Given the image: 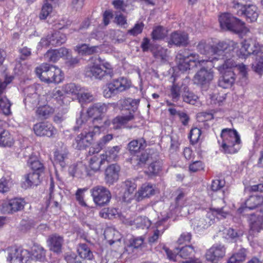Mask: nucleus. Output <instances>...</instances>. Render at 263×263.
<instances>
[{
	"label": "nucleus",
	"mask_w": 263,
	"mask_h": 263,
	"mask_svg": "<svg viewBox=\"0 0 263 263\" xmlns=\"http://www.w3.org/2000/svg\"><path fill=\"white\" fill-rule=\"evenodd\" d=\"M215 58L208 60H199V55L197 53L191 52L187 49L180 51L176 55V61L178 67L180 71L183 72L190 69L191 67L197 66V62L203 67L195 74L193 81L195 84L204 86L209 84L214 78V71L211 67H214L208 65L206 62H201L202 61H212ZM216 68V67H215Z\"/></svg>",
	"instance_id": "f257e3e1"
},
{
	"label": "nucleus",
	"mask_w": 263,
	"mask_h": 263,
	"mask_svg": "<svg viewBox=\"0 0 263 263\" xmlns=\"http://www.w3.org/2000/svg\"><path fill=\"white\" fill-rule=\"evenodd\" d=\"M201 62L202 63L206 62L210 66L216 67L221 74L218 85L224 89L230 88L234 84L236 79V75L234 71L235 68H237L243 78H246L248 74L246 66L243 64L237 65L232 59L224 60L223 58L217 59L215 58L212 61H202Z\"/></svg>",
	"instance_id": "f03ea898"
},
{
	"label": "nucleus",
	"mask_w": 263,
	"mask_h": 263,
	"mask_svg": "<svg viewBox=\"0 0 263 263\" xmlns=\"http://www.w3.org/2000/svg\"><path fill=\"white\" fill-rule=\"evenodd\" d=\"M241 45L238 53L239 57L246 59L251 54L255 55L252 69L256 73L261 75L263 73V46L252 39L245 40Z\"/></svg>",
	"instance_id": "7ed1b4c3"
},
{
	"label": "nucleus",
	"mask_w": 263,
	"mask_h": 263,
	"mask_svg": "<svg viewBox=\"0 0 263 263\" xmlns=\"http://www.w3.org/2000/svg\"><path fill=\"white\" fill-rule=\"evenodd\" d=\"M221 137L222 139L221 147L224 153L232 154L238 152L241 140L236 130L230 128L223 129L221 133Z\"/></svg>",
	"instance_id": "20e7f679"
},
{
	"label": "nucleus",
	"mask_w": 263,
	"mask_h": 263,
	"mask_svg": "<svg viewBox=\"0 0 263 263\" xmlns=\"http://www.w3.org/2000/svg\"><path fill=\"white\" fill-rule=\"evenodd\" d=\"M35 72L42 81L47 83H59L64 78L60 68L47 63H43L36 68Z\"/></svg>",
	"instance_id": "39448f33"
},
{
	"label": "nucleus",
	"mask_w": 263,
	"mask_h": 263,
	"mask_svg": "<svg viewBox=\"0 0 263 263\" xmlns=\"http://www.w3.org/2000/svg\"><path fill=\"white\" fill-rule=\"evenodd\" d=\"M228 213L223 211V208H211L205 216L195 218L192 220V226L194 229L199 231L208 228L214 223L215 217L226 218Z\"/></svg>",
	"instance_id": "423d86ee"
},
{
	"label": "nucleus",
	"mask_w": 263,
	"mask_h": 263,
	"mask_svg": "<svg viewBox=\"0 0 263 263\" xmlns=\"http://www.w3.org/2000/svg\"><path fill=\"white\" fill-rule=\"evenodd\" d=\"M130 82L123 77L114 80L103 90V95L106 98L124 91L130 87Z\"/></svg>",
	"instance_id": "0eeeda50"
},
{
	"label": "nucleus",
	"mask_w": 263,
	"mask_h": 263,
	"mask_svg": "<svg viewBox=\"0 0 263 263\" xmlns=\"http://www.w3.org/2000/svg\"><path fill=\"white\" fill-rule=\"evenodd\" d=\"M219 21L221 28L225 30H230L239 33L242 31L245 23L240 20L226 13L220 15Z\"/></svg>",
	"instance_id": "6e6552de"
},
{
	"label": "nucleus",
	"mask_w": 263,
	"mask_h": 263,
	"mask_svg": "<svg viewBox=\"0 0 263 263\" xmlns=\"http://www.w3.org/2000/svg\"><path fill=\"white\" fill-rule=\"evenodd\" d=\"M90 193L95 204L100 206L107 205L111 198L110 192L106 187L97 185L90 190Z\"/></svg>",
	"instance_id": "1a4fd4ad"
},
{
	"label": "nucleus",
	"mask_w": 263,
	"mask_h": 263,
	"mask_svg": "<svg viewBox=\"0 0 263 263\" xmlns=\"http://www.w3.org/2000/svg\"><path fill=\"white\" fill-rule=\"evenodd\" d=\"M25 203V200L20 198L0 201V211L5 214H13L22 210Z\"/></svg>",
	"instance_id": "9d476101"
},
{
	"label": "nucleus",
	"mask_w": 263,
	"mask_h": 263,
	"mask_svg": "<svg viewBox=\"0 0 263 263\" xmlns=\"http://www.w3.org/2000/svg\"><path fill=\"white\" fill-rule=\"evenodd\" d=\"M7 260L10 263L27 262L30 257V253L27 250L11 247L8 249Z\"/></svg>",
	"instance_id": "9b49d317"
},
{
	"label": "nucleus",
	"mask_w": 263,
	"mask_h": 263,
	"mask_svg": "<svg viewBox=\"0 0 263 263\" xmlns=\"http://www.w3.org/2000/svg\"><path fill=\"white\" fill-rule=\"evenodd\" d=\"M109 105V103L98 102L93 104L88 107L87 114L89 117L93 118V124L102 120V115L107 112Z\"/></svg>",
	"instance_id": "f8f14e48"
},
{
	"label": "nucleus",
	"mask_w": 263,
	"mask_h": 263,
	"mask_svg": "<svg viewBox=\"0 0 263 263\" xmlns=\"http://www.w3.org/2000/svg\"><path fill=\"white\" fill-rule=\"evenodd\" d=\"M226 248L220 244L213 245L206 252L205 258L210 263H219L225 256Z\"/></svg>",
	"instance_id": "ddd939ff"
},
{
	"label": "nucleus",
	"mask_w": 263,
	"mask_h": 263,
	"mask_svg": "<svg viewBox=\"0 0 263 263\" xmlns=\"http://www.w3.org/2000/svg\"><path fill=\"white\" fill-rule=\"evenodd\" d=\"M33 130L37 136L52 137L55 133L54 127L48 122H40L33 126Z\"/></svg>",
	"instance_id": "4468645a"
},
{
	"label": "nucleus",
	"mask_w": 263,
	"mask_h": 263,
	"mask_svg": "<svg viewBox=\"0 0 263 263\" xmlns=\"http://www.w3.org/2000/svg\"><path fill=\"white\" fill-rule=\"evenodd\" d=\"M250 230L249 235L253 236L263 230V216L251 214L249 219Z\"/></svg>",
	"instance_id": "2eb2a0df"
},
{
	"label": "nucleus",
	"mask_w": 263,
	"mask_h": 263,
	"mask_svg": "<svg viewBox=\"0 0 263 263\" xmlns=\"http://www.w3.org/2000/svg\"><path fill=\"white\" fill-rule=\"evenodd\" d=\"M168 43L176 46H186L189 44V35L184 32L174 31L170 35Z\"/></svg>",
	"instance_id": "dca6fc26"
},
{
	"label": "nucleus",
	"mask_w": 263,
	"mask_h": 263,
	"mask_svg": "<svg viewBox=\"0 0 263 263\" xmlns=\"http://www.w3.org/2000/svg\"><path fill=\"white\" fill-rule=\"evenodd\" d=\"M120 167L117 164L109 165L105 171V180L107 184H113L119 179Z\"/></svg>",
	"instance_id": "f3484780"
},
{
	"label": "nucleus",
	"mask_w": 263,
	"mask_h": 263,
	"mask_svg": "<svg viewBox=\"0 0 263 263\" xmlns=\"http://www.w3.org/2000/svg\"><path fill=\"white\" fill-rule=\"evenodd\" d=\"M134 119L135 115L131 111H128L127 114H122L121 115H118L112 120V124L114 125L113 128L114 129H121Z\"/></svg>",
	"instance_id": "a211bd4d"
},
{
	"label": "nucleus",
	"mask_w": 263,
	"mask_h": 263,
	"mask_svg": "<svg viewBox=\"0 0 263 263\" xmlns=\"http://www.w3.org/2000/svg\"><path fill=\"white\" fill-rule=\"evenodd\" d=\"M151 159V155L146 151H139L137 154L133 155L130 159L131 163L137 168L143 167Z\"/></svg>",
	"instance_id": "6ab92c4d"
},
{
	"label": "nucleus",
	"mask_w": 263,
	"mask_h": 263,
	"mask_svg": "<svg viewBox=\"0 0 263 263\" xmlns=\"http://www.w3.org/2000/svg\"><path fill=\"white\" fill-rule=\"evenodd\" d=\"M68 49L63 47L58 49L48 50L45 54L44 57L46 61L55 63L61 58L68 56Z\"/></svg>",
	"instance_id": "aec40b11"
},
{
	"label": "nucleus",
	"mask_w": 263,
	"mask_h": 263,
	"mask_svg": "<svg viewBox=\"0 0 263 263\" xmlns=\"http://www.w3.org/2000/svg\"><path fill=\"white\" fill-rule=\"evenodd\" d=\"M69 172L71 176L78 178H84L89 175L87 166L82 162L71 165L69 168Z\"/></svg>",
	"instance_id": "412c9836"
},
{
	"label": "nucleus",
	"mask_w": 263,
	"mask_h": 263,
	"mask_svg": "<svg viewBox=\"0 0 263 263\" xmlns=\"http://www.w3.org/2000/svg\"><path fill=\"white\" fill-rule=\"evenodd\" d=\"M258 15L257 7L253 5L246 6L245 9L240 11V15L244 16L247 21L250 23L256 21Z\"/></svg>",
	"instance_id": "4be33fe9"
},
{
	"label": "nucleus",
	"mask_w": 263,
	"mask_h": 263,
	"mask_svg": "<svg viewBox=\"0 0 263 263\" xmlns=\"http://www.w3.org/2000/svg\"><path fill=\"white\" fill-rule=\"evenodd\" d=\"M260 206V211L263 213V196L262 195H252L245 202V209L253 210Z\"/></svg>",
	"instance_id": "5701e85b"
},
{
	"label": "nucleus",
	"mask_w": 263,
	"mask_h": 263,
	"mask_svg": "<svg viewBox=\"0 0 263 263\" xmlns=\"http://www.w3.org/2000/svg\"><path fill=\"white\" fill-rule=\"evenodd\" d=\"M40 174L39 172H31L24 176L25 181L22 187L27 189L33 186H36L41 182Z\"/></svg>",
	"instance_id": "b1692460"
},
{
	"label": "nucleus",
	"mask_w": 263,
	"mask_h": 263,
	"mask_svg": "<svg viewBox=\"0 0 263 263\" xmlns=\"http://www.w3.org/2000/svg\"><path fill=\"white\" fill-rule=\"evenodd\" d=\"M69 152L66 147H62L57 149L54 153V161L64 167L67 164V160L68 159Z\"/></svg>",
	"instance_id": "393cba45"
},
{
	"label": "nucleus",
	"mask_w": 263,
	"mask_h": 263,
	"mask_svg": "<svg viewBox=\"0 0 263 263\" xmlns=\"http://www.w3.org/2000/svg\"><path fill=\"white\" fill-rule=\"evenodd\" d=\"M85 75L88 77L100 80L106 77V72L98 64L87 67L85 69Z\"/></svg>",
	"instance_id": "a878e982"
},
{
	"label": "nucleus",
	"mask_w": 263,
	"mask_h": 263,
	"mask_svg": "<svg viewBox=\"0 0 263 263\" xmlns=\"http://www.w3.org/2000/svg\"><path fill=\"white\" fill-rule=\"evenodd\" d=\"M50 249L54 252L59 253L62 251L63 243V238L58 235L54 234L48 238Z\"/></svg>",
	"instance_id": "bb28decb"
},
{
	"label": "nucleus",
	"mask_w": 263,
	"mask_h": 263,
	"mask_svg": "<svg viewBox=\"0 0 263 263\" xmlns=\"http://www.w3.org/2000/svg\"><path fill=\"white\" fill-rule=\"evenodd\" d=\"M90 137H87L84 132L78 135L75 139L73 145L78 149H83L91 144Z\"/></svg>",
	"instance_id": "cd10ccee"
},
{
	"label": "nucleus",
	"mask_w": 263,
	"mask_h": 263,
	"mask_svg": "<svg viewBox=\"0 0 263 263\" xmlns=\"http://www.w3.org/2000/svg\"><path fill=\"white\" fill-rule=\"evenodd\" d=\"M140 103V99H133L130 98L120 100V104L123 108L127 109L128 111L133 112L137 110Z\"/></svg>",
	"instance_id": "c85d7f7f"
},
{
	"label": "nucleus",
	"mask_w": 263,
	"mask_h": 263,
	"mask_svg": "<svg viewBox=\"0 0 263 263\" xmlns=\"http://www.w3.org/2000/svg\"><path fill=\"white\" fill-rule=\"evenodd\" d=\"M151 52L155 59L160 63L166 62L168 59L167 49L161 46L151 48Z\"/></svg>",
	"instance_id": "c756f323"
},
{
	"label": "nucleus",
	"mask_w": 263,
	"mask_h": 263,
	"mask_svg": "<svg viewBox=\"0 0 263 263\" xmlns=\"http://www.w3.org/2000/svg\"><path fill=\"white\" fill-rule=\"evenodd\" d=\"M155 190L153 185L149 183L143 184L137 193V198L139 201L145 198H149L154 195Z\"/></svg>",
	"instance_id": "7c9ffc66"
},
{
	"label": "nucleus",
	"mask_w": 263,
	"mask_h": 263,
	"mask_svg": "<svg viewBox=\"0 0 263 263\" xmlns=\"http://www.w3.org/2000/svg\"><path fill=\"white\" fill-rule=\"evenodd\" d=\"M13 143V138L9 132L0 127V146L11 147Z\"/></svg>",
	"instance_id": "2f4dec72"
},
{
	"label": "nucleus",
	"mask_w": 263,
	"mask_h": 263,
	"mask_svg": "<svg viewBox=\"0 0 263 263\" xmlns=\"http://www.w3.org/2000/svg\"><path fill=\"white\" fill-rule=\"evenodd\" d=\"M146 145L145 140L143 138H141L130 141L128 144V149L131 154L135 155L140 149H143L146 147Z\"/></svg>",
	"instance_id": "473e14b6"
},
{
	"label": "nucleus",
	"mask_w": 263,
	"mask_h": 263,
	"mask_svg": "<svg viewBox=\"0 0 263 263\" xmlns=\"http://www.w3.org/2000/svg\"><path fill=\"white\" fill-rule=\"evenodd\" d=\"M124 192L123 195V199L124 201H128L133 196V194L136 189V184L131 180H127L124 182Z\"/></svg>",
	"instance_id": "72a5a7b5"
},
{
	"label": "nucleus",
	"mask_w": 263,
	"mask_h": 263,
	"mask_svg": "<svg viewBox=\"0 0 263 263\" xmlns=\"http://www.w3.org/2000/svg\"><path fill=\"white\" fill-rule=\"evenodd\" d=\"M121 149L120 146H115L109 147L105 152L102 154L106 162H109L112 161H116L118 158V154Z\"/></svg>",
	"instance_id": "f704fd0d"
},
{
	"label": "nucleus",
	"mask_w": 263,
	"mask_h": 263,
	"mask_svg": "<svg viewBox=\"0 0 263 263\" xmlns=\"http://www.w3.org/2000/svg\"><path fill=\"white\" fill-rule=\"evenodd\" d=\"M45 251L42 247L38 245L32 247L30 257L31 259L42 261L45 259Z\"/></svg>",
	"instance_id": "c9c22d12"
},
{
	"label": "nucleus",
	"mask_w": 263,
	"mask_h": 263,
	"mask_svg": "<svg viewBox=\"0 0 263 263\" xmlns=\"http://www.w3.org/2000/svg\"><path fill=\"white\" fill-rule=\"evenodd\" d=\"M98 46H89L88 44H82L75 47L74 50L82 55H91L97 52Z\"/></svg>",
	"instance_id": "e433bc0d"
},
{
	"label": "nucleus",
	"mask_w": 263,
	"mask_h": 263,
	"mask_svg": "<svg viewBox=\"0 0 263 263\" xmlns=\"http://www.w3.org/2000/svg\"><path fill=\"white\" fill-rule=\"evenodd\" d=\"M184 86H186L183 84L179 85V83H175V82H173L170 95L174 102H177L179 100L183 92L182 88Z\"/></svg>",
	"instance_id": "4c0bfd02"
},
{
	"label": "nucleus",
	"mask_w": 263,
	"mask_h": 263,
	"mask_svg": "<svg viewBox=\"0 0 263 263\" xmlns=\"http://www.w3.org/2000/svg\"><path fill=\"white\" fill-rule=\"evenodd\" d=\"M228 44L223 41L219 42L217 44L213 45L212 54L222 56V57L220 58H217L216 57H214V58H216L217 59L223 58L224 60H227V59L224 58V55L223 54V53L228 49Z\"/></svg>",
	"instance_id": "58836bf2"
},
{
	"label": "nucleus",
	"mask_w": 263,
	"mask_h": 263,
	"mask_svg": "<svg viewBox=\"0 0 263 263\" xmlns=\"http://www.w3.org/2000/svg\"><path fill=\"white\" fill-rule=\"evenodd\" d=\"M54 111L53 108L46 105L40 106L36 110L37 116L42 119H46L49 118Z\"/></svg>",
	"instance_id": "ea45409f"
},
{
	"label": "nucleus",
	"mask_w": 263,
	"mask_h": 263,
	"mask_svg": "<svg viewBox=\"0 0 263 263\" xmlns=\"http://www.w3.org/2000/svg\"><path fill=\"white\" fill-rule=\"evenodd\" d=\"M50 36L51 40V45L53 46H60L64 43L67 40L65 34L60 31H54L50 34Z\"/></svg>",
	"instance_id": "a19ab883"
},
{
	"label": "nucleus",
	"mask_w": 263,
	"mask_h": 263,
	"mask_svg": "<svg viewBox=\"0 0 263 263\" xmlns=\"http://www.w3.org/2000/svg\"><path fill=\"white\" fill-rule=\"evenodd\" d=\"M105 160L102 155L93 156L89 160V165L91 169L95 172L99 171L102 165L105 164Z\"/></svg>",
	"instance_id": "79ce46f5"
},
{
	"label": "nucleus",
	"mask_w": 263,
	"mask_h": 263,
	"mask_svg": "<svg viewBox=\"0 0 263 263\" xmlns=\"http://www.w3.org/2000/svg\"><path fill=\"white\" fill-rule=\"evenodd\" d=\"M213 45H210L209 42L202 40L199 42L197 45V49L201 54L208 55L212 54Z\"/></svg>",
	"instance_id": "37998d69"
},
{
	"label": "nucleus",
	"mask_w": 263,
	"mask_h": 263,
	"mask_svg": "<svg viewBox=\"0 0 263 263\" xmlns=\"http://www.w3.org/2000/svg\"><path fill=\"white\" fill-rule=\"evenodd\" d=\"M182 89L183 90L182 94L183 101L190 104H195L198 99V97L190 91L187 86L183 87Z\"/></svg>",
	"instance_id": "c03bdc74"
},
{
	"label": "nucleus",
	"mask_w": 263,
	"mask_h": 263,
	"mask_svg": "<svg viewBox=\"0 0 263 263\" xmlns=\"http://www.w3.org/2000/svg\"><path fill=\"white\" fill-rule=\"evenodd\" d=\"M167 35V30L162 26H158L154 28L151 33L152 39L154 41L161 40Z\"/></svg>",
	"instance_id": "a18cd8bd"
},
{
	"label": "nucleus",
	"mask_w": 263,
	"mask_h": 263,
	"mask_svg": "<svg viewBox=\"0 0 263 263\" xmlns=\"http://www.w3.org/2000/svg\"><path fill=\"white\" fill-rule=\"evenodd\" d=\"M78 252L80 258L91 260L93 258V254L86 244H80L78 249Z\"/></svg>",
	"instance_id": "49530a36"
},
{
	"label": "nucleus",
	"mask_w": 263,
	"mask_h": 263,
	"mask_svg": "<svg viewBox=\"0 0 263 263\" xmlns=\"http://www.w3.org/2000/svg\"><path fill=\"white\" fill-rule=\"evenodd\" d=\"M246 257V250L242 248L238 252L233 254L228 260L227 263H241L245 261Z\"/></svg>",
	"instance_id": "de8ad7c7"
},
{
	"label": "nucleus",
	"mask_w": 263,
	"mask_h": 263,
	"mask_svg": "<svg viewBox=\"0 0 263 263\" xmlns=\"http://www.w3.org/2000/svg\"><path fill=\"white\" fill-rule=\"evenodd\" d=\"M246 257V250L242 248L238 252L233 254L228 260L227 263H241L245 261Z\"/></svg>",
	"instance_id": "09e8293b"
},
{
	"label": "nucleus",
	"mask_w": 263,
	"mask_h": 263,
	"mask_svg": "<svg viewBox=\"0 0 263 263\" xmlns=\"http://www.w3.org/2000/svg\"><path fill=\"white\" fill-rule=\"evenodd\" d=\"M11 103L6 97L0 98V109L4 115L9 116L11 114Z\"/></svg>",
	"instance_id": "8fccbe9b"
},
{
	"label": "nucleus",
	"mask_w": 263,
	"mask_h": 263,
	"mask_svg": "<svg viewBox=\"0 0 263 263\" xmlns=\"http://www.w3.org/2000/svg\"><path fill=\"white\" fill-rule=\"evenodd\" d=\"M162 167L161 161H155L151 163L146 173L151 176L157 175L161 171Z\"/></svg>",
	"instance_id": "3c124183"
},
{
	"label": "nucleus",
	"mask_w": 263,
	"mask_h": 263,
	"mask_svg": "<svg viewBox=\"0 0 263 263\" xmlns=\"http://www.w3.org/2000/svg\"><path fill=\"white\" fill-rule=\"evenodd\" d=\"M177 254L181 258H189L194 252V248L192 246H185L181 248H176Z\"/></svg>",
	"instance_id": "603ef678"
},
{
	"label": "nucleus",
	"mask_w": 263,
	"mask_h": 263,
	"mask_svg": "<svg viewBox=\"0 0 263 263\" xmlns=\"http://www.w3.org/2000/svg\"><path fill=\"white\" fill-rule=\"evenodd\" d=\"M28 163L29 164L31 168L34 171V172H39L40 174L43 172L44 170L43 164L36 158H30Z\"/></svg>",
	"instance_id": "864d4df0"
},
{
	"label": "nucleus",
	"mask_w": 263,
	"mask_h": 263,
	"mask_svg": "<svg viewBox=\"0 0 263 263\" xmlns=\"http://www.w3.org/2000/svg\"><path fill=\"white\" fill-rule=\"evenodd\" d=\"M39 95L34 92L33 93L28 95L24 99L25 103L31 107H34L39 104Z\"/></svg>",
	"instance_id": "5fc2aeb1"
},
{
	"label": "nucleus",
	"mask_w": 263,
	"mask_h": 263,
	"mask_svg": "<svg viewBox=\"0 0 263 263\" xmlns=\"http://www.w3.org/2000/svg\"><path fill=\"white\" fill-rule=\"evenodd\" d=\"M63 91L67 94L76 95L77 96L80 91V87L74 83H69L63 86Z\"/></svg>",
	"instance_id": "6e6d98bb"
},
{
	"label": "nucleus",
	"mask_w": 263,
	"mask_h": 263,
	"mask_svg": "<svg viewBox=\"0 0 263 263\" xmlns=\"http://www.w3.org/2000/svg\"><path fill=\"white\" fill-rule=\"evenodd\" d=\"M201 135V131L200 129L197 127L192 128L189 136L191 144L193 145L197 143Z\"/></svg>",
	"instance_id": "4d7b16f0"
},
{
	"label": "nucleus",
	"mask_w": 263,
	"mask_h": 263,
	"mask_svg": "<svg viewBox=\"0 0 263 263\" xmlns=\"http://www.w3.org/2000/svg\"><path fill=\"white\" fill-rule=\"evenodd\" d=\"M52 7L51 4L46 2L42 6V10L40 14L41 19L45 20L52 12Z\"/></svg>",
	"instance_id": "13d9d810"
},
{
	"label": "nucleus",
	"mask_w": 263,
	"mask_h": 263,
	"mask_svg": "<svg viewBox=\"0 0 263 263\" xmlns=\"http://www.w3.org/2000/svg\"><path fill=\"white\" fill-rule=\"evenodd\" d=\"M224 233L226 234V237L227 238H231L232 239L238 238L243 235L241 231H236L232 228H229L224 230Z\"/></svg>",
	"instance_id": "bf43d9fd"
},
{
	"label": "nucleus",
	"mask_w": 263,
	"mask_h": 263,
	"mask_svg": "<svg viewBox=\"0 0 263 263\" xmlns=\"http://www.w3.org/2000/svg\"><path fill=\"white\" fill-rule=\"evenodd\" d=\"M113 139V135L111 134H107L104 136L98 142L97 146H98L97 152H99L101 149L103 148L106 144H107L109 141Z\"/></svg>",
	"instance_id": "052dcab7"
},
{
	"label": "nucleus",
	"mask_w": 263,
	"mask_h": 263,
	"mask_svg": "<svg viewBox=\"0 0 263 263\" xmlns=\"http://www.w3.org/2000/svg\"><path fill=\"white\" fill-rule=\"evenodd\" d=\"M77 96L79 102L82 103L90 102L94 99L93 96L88 92L80 93L79 92Z\"/></svg>",
	"instance_id": "680f3d73"
},
{
	"label": "nucleus",
	"mask_w": 263,
	"mask_h": 263,
	"mask_svg": "<svg viewBox=\"0 0 263 263\" xmlns=\"http://www.w3.org/2000/svg\"><path fill=\"white\" fill-rule=\"evenodd\" d=\"M144 25L143 23H137L134 27L128 30L127 33L133 36H137L142 33Z\"/></svg>",
	"instance_id": "e2e57ef3"
},
{
	"label": "nucleus",
	"mask_w": 263,
	"mask_h": 263,
	"mask_svg": "<svg viewBox=\"0 0 263 263\" xmlns=\"http://www.w3.org/2000/svg\"><path fill=\"white\" fill-rule=\"evenodd\" d=\"M103 125H101L100 126L95 125L93 127L90 128L89 130L87 131H84L85 133H86V135L87 137H90L91 139V142L93 140V137L96 135H98L100 133L101 128L103 127Z\"/></svg>",
	"instance_id": "0e129e2a"
},
{
	"label": "nucleus",
	"mask_w": 263,
	"mask_h": 263,
	"mask_svg": "<svg viewBox=\"0 0 263 263\" xmlns=\"http://www.w3.org/2000/svg\"><path fill=\"white\" fill-rule=\"evenodd\" d=\"M116 234H118V232L114 229H107L105 231L104 236L110 245H112L116 241L119 240V239L111 238V236L115 235Z\"/></svg>",
	"instance_id": "69168bd1"
},
{
	"label": "nucleus",
	"mask_w": 263,
	"mask_h": 263,
	"mask_svg": "<svg viewBox=\"0 0 263 263\" xmlns=\"http://www.w3.org/2000/svg\"><path fill=\"white\" fill-rule=\"evenodd\" d=\"M144 241V238L141 236L140 237H137L134 238L130 241L129 245H127V248H134L137 249L143 244Z\"/></svg>",
	"instance_id": "338daca9"
},
{
	"label": "nucleus",
	"mask_w": 263,
	"mask_h": 263,
	"mask_svg": "<svg viewBox=\"0 0 263 263\" xmlns=\"http://www.w3.org/2000/svg\"><path fill=\"white\" fill-rule=\"evenodd\" d=\"M65 259L67 263H81L80 257L74 253L67 254Z\"/></svg>",
	"instance_id": "774afa93"
}]
</instances>
